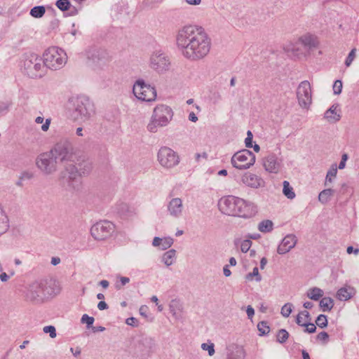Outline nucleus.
Listing matches in <instances>:
<instances>
[{
	"mask_svg": "<svg viewBox=\"0 0 359 359\" xmlns=\"http://www.w3.org/2000/svg\"><path fill=\"white\" fill-rule=\"evenodd\" d=\"M235 244H240L241 250L242 251V252L246 253L250 250L252 245V241L248 238H246L243 241L236 240L235 241Z\"/></svg>",
	"mask_w": 359,
	"mask_h": 359,
	"instance_id": "39",
	"label": "nucleus"
},
{
	"mask_svg": "<svg viewBox=\"0 0 359 359\" xmlns=\"http://www.w3.org/2000/svg\"><path fill=\"white\" fill-rule=\"evenodd\" d=\"M175 39L182 55L190 61L203 59L211 48V39L201 26H183L178 29Z\"/></svg>",
	"mask_w": 359,
	"mask_h": 359,
	"instance_id": "1",
	"label": "nucleus"
},
{
	"mask_svg": "<svg viewBox=\"0 0 359 359\" xmlns=\"http://www.w3.org/2000/svg\"><path fill=\"white\" fill-rule=\"evenodd\" d=\"M323 294H324L323 291L320 288H318V287L310 288L306 292V296L309 299L314 300V301L319 300L320 298L323 297Z\"/></svg>",
	"mask_w": 359,
	"mask_h": 359,
	"instance_id": "32",
	"label": "nucleus"
},
{
	"mask_svg": "<svg viewBox=\"0 0 359 359\" xmlns=\"http://www.w3.org/2000/svg\"><path fill=\"white\" fill-rule=\"evenodd\" d=\"M50 119H49V118L46 119L45 123H43V125L41 126V130L45 132L47 131L50 127Z\"/></svg>",
	"mask_w": 359,
	"mask_h": 359,
	"instance_id": "60",
	"label": "nucleus"
},
{
	"mask_svg": "<svg viewBox=\"0 0 359 359\" xmlns=\"http://www.w3.org/2000/svg\"><path fill=\"white\" fill-rule=\"evenodd\" d=\"M22 66L26 74L31 78L41 77L46 73L43 59L34 53L24 56Z\"/></svg>",
	"mask_w": 359,
	"mask_h": 359,
	"instance_id": "6",
	"label": "nucleus"
},
{
	"mask_svg": "<svg viewBox=\"0 0 359 359\" xmlns=\"http://www.w3.org/2000/svg\"><path fill=\"white\" fill-rule=\"evenodd\" d=\"M337 167L336 164L332 165L330 169L327 171L325 185L327 186L329 183H332V180L337 176Z\"/></svg>",
	"mask_w": 359,
	"mask_h": 359,
	"instance_id": "36",
	"label": "nucleus"
},
{
	"mask_svg": "<svg viewBox=\"0 0 359 359\" xmlns=\"http://www.w3.org/2000/svg\"><path fill=\"white\" fill-rule=\"evenodd\" d=\"M82 174L78 167L74 165H69L60 174L61 179L69 189L79 191L81 188V175Z\"/></svg>",
	"mask_w": 359,
	"mask_h": 359,
	"instance_id": "10",
	"label": "nucleus"
},
{
	"mask_svg": "<svg viewBox=\"0 0 359 359\" xmlns=\"http://www.w3.org/2000/svg\"><path fill=\"white\" fill-rule=\"evenodd\" d=\"M319 306L323 311H330L334 306V301L330 297H323L320 301Z\"/></svg>",
	"mask_w": 359,
	"mask_h": 359,
	"instance_id": "34",
	"label": "nucleus"
},
{
	"mask_svg": "<svg viewBox=\"0 0 359 359\" xmlns=\"http://www.w3.org/2000/svg\"><path fill=\"white\" fill-rule=\"evenodd\" d=\"M355 294L353 287H346L340 288L337 293V297L340 301L350 299Z\"/></svg>",
	"mask_w": 359,
	"mask_h": 359,
	"instance_id": "27",
	"label": "nucleus"
},
{
	"mask_svg": "<svg viewBox=\"0 0 359 359\" xmlns=\"http://www.w3.org/2000/svg\"><path fill=\"white\" fill-rule=\"evenodd\" d=\"M324 118L329 123H336L339 121L340 116V109H338L337 105H332L329 109H327L324 114Z\"/></svg>",
	"mask_w": 359,
	"mask_h": 359,
	"instance_id": "24",
	"label": "nucleus"
},
{
	"mask_svg": "<svg viewBox=\"0 0 359 359\" xmlns=\"http://www.w3.org/2000/svg\"><path fill=\"white\" fill-rule=\"evenodd\" d=\"M263 166L266 171L277 174L283 167V158L275 154H269L263 158Z\"/></svg>",
	"mask_w": 359,
	"mask_h": 359,
	"instance_id": "18",
	"label": "nucleus"
},
{
	"mask_svg": "<svg viewBox=\"0 0 359 359\" xmlns=\"http://www.w3.org/2000/svg\"><path fill=\"white\" fill-rule=\"evenodd\" d=\"M334 189H324L320 192V194L318 195V201L322 204H326L330 201V199H331L332 196L334 195Z\"/></svg>",
	"mask_w": 359,
	"mask_h": 359,
	"instance_id": "31",
	"label": "nucleus"
},
{
	"mask_svg": "<svg viewBox=\"0 0 359 359\" xmlns=\"http://www.w3.org/2000/svg\"><path fill=\"white\" fill-rule=\"evenodd\" d=\"M126 323L127 325L133 327H136L137 325V320L134 317L127 318Z\"/></svg>",
	"mask_w": 359,
	"mask_h": 359,
	"instance_id": "55",
	"label": "nucleus"
},
{
	"mask_svg": "<svg viewBox=\"0 0 359 359\" xmlns=\"http://www.w3.org/2000/svg\"><path fill=\"white\" fill-rule=\"evenodd\" d=\"M13 104L11 100L0 102V116L6 115Z\"/></svg>",
	"mask_w": 359,
	"mask_h": 359,
	"instance_id": "40",
	"label": "nucleus"
},
{
	"mask_svg": "<svg viewBox=\"0 0 359 359\" xmlns=\"http://www.w3.org/2000/svg\"><path fill=\"white\" fill-rule=\"evenodd\" d=\"M238 201L239 198L233 196L222 197L218 203L219 209L224 214L236 216Z\"/></svg>",
	"mask_w": 359,
	"mask_h": 359,
	"instance_id": "17",
	"label": "nucleus"
},
{
	"mask_svg": "<svg viewBox=\"0 0 359 359\" xmlns=\"http://www.w3.org/2000/svg\"><path fill=\"white\" fill-rule=\"evenodd\" d=\"M45 68L57 70L62 68L67 61V55L64 50L58 47L48 48L43 55Z\"/></svg>",
	"mask_w": 359,
	"mask_h": 359,
	"instance_id": "5",
	"label": "nucleus"
},
{
	"mask_svg": "<svg viewBox=\"0 0 359 359\" xmlns=\"http://www.w3.org/2000/svg\"><path fill=\"white\" fill-rule=\"evenodd\" d=\"M173 244V239L170 237L159 238L155 237L153 240L152 245L158 247L162 250L168 249Z\"/></svg>",
	"mask_w": 359,
	"mask_h": 359,
	"instance_id": "25",
	"label": "nucleus"
},
{
	"mask_svg": "<svg viewBox=\"0 0 359 359\" xmlns=\"http://www.w3.org/2000/svg\"><path fill=\"white\" fill-rule=\"evenodd\" d=\"M241 182L245 186L252 189H259L265 186V182L260 176L250 172H245L242 175Z\"/></svg>",
	"mask_w": 359,
	"mask_h": 359,
	"instance_id": "21",
	"label": "nucleus"
},
{
	"mask_svg": "<svg viewBox=\"0 0 359 359\" xmlns=\"http://www.w3.org/2000/svg\"><path fill=\"white\" fill-rule=\"evenodd\" d=\"M9 278V276L6 273L4 272L3 271L2 272H0V279L2 282L8 281Z\"/></svg>",
	"mask_w": 359,
	"mask_h": 359,
	"instance_id": "63",
	"label": "nucleus"
},
{
	"mask_svg": "<svg viewBox=\"0 0 359 359\" xmlns=\"http://www.w3.org/2000/svg\"><path fill=\"white\" fill-rule=\"evenodd\" d=\"M78 169L83 175H87L90 172L92 169L91 163L87 161H84L82 163L79 164Z\"/></svg>",
	"mask_w": 359,
	"mask_h": 359,
	"instance_id": "42",
	"label": "nucleus"
},
{
	"mask_svg": "<svg viewBox=\"0 0 359 359\" xmlns=\"http://www.w3.org/2000/svg\"><path fill=\"white\" fill-rule=\"evenodd\" d=\"M90 65L94 69H101L106 66L111 58L109 53L103 48H90L86 52Z\"/></svg>",
	"mask_w": 359,
	"mask_h": 359,
	"instance_id": "13",
	"label": "nucleus"
},
{
	"mask_svg": "<svg viewBox=\"0 0 359 359\" xmlns=\"http://www.w3.org/2000/svg\"><path fill=\"white\" fill-rule=\"evenodd\" d=\"M257 228L262 233H269L273 229V223L271 220L265 219L259 223Z\"/></svg>",
	"mask_w": 359,
	"mask_h": 359,
	"instance_id": "33",
	"label": "nucleus"
},
{
	"mask_svg": "<svg viewBox=\"0 0 359 359\" xmlns=\"http://www.w3.org/2000/svg\"><path fill=\"white\" fill-rule=\"evenodd\" d=\"M297 243V238L294 234H287L285 236L277 248V252L279 255H284L290 252L294 248Z\"/></svg>",
	"mask_w": 359,
	"mask_h": 359,
	"instance_id": "22",
	"label": "nucleus"
},
{
	"mask_svg": "<svg viewBox=\"0 0 359 359\" xmlns=\"http://www.w3.org/2000/svg\"><path fill=\"white\" fill-rule=\"evenodd\" d=\"M67 109L70 117L76 121L86 122L95 113L93 102L86 96H76L69 98Z\"/></svg>",
	"mask_w": 359,
	"mask_h": 359,
	"instance_id": "2",
	"label": "nucleus"
},
{
	"mask_svg": "<svg viewBox=\"0 0 359 359\" xmlns=\"http://www.w3.org/2000/svg\"><path fill=\"white\" fill-rule=\"evenodd\" d=\"M46 13V8L43 6H37L33 7L30 11V15L33 18H42Z\"/></svg>",
	"mask_w": 359,
	"mask_h": 359,
	"instance_id": "38",
	"label": "nucleus"
},
{
	"mask_svg": "<svg viewBox=\"0 0 359 359\" xmlns=\"http://www.w3.org/2000/svg\"><path fill=\"white\" fill-rule=\"evenodd\" d=\"M310 320V314L307 311L299 312L296 319V322L299 326L306 327L304 332L313 333L316 330V327L313 323H309Z\"/></svg>",
	"mask_w": 359,
	"mask_h": 359,
	"instance_id": "23",
	"label": "nucleus"
},
{
	"mask_svg": "<svg viewBox=\"0 0 359 359\" xmlns=\"http://www.w3.org/2000/svg\"><path fill=\"white\" fill-rule=\"evenodd\" d=\"M149 67L158 74H163L168 72L171 67L169 56L163 50L154 51L149 60Z\"/></svg>",
	"mask_w": 359,
	"mask_h": 359,
	"instance_id": "9",
	"label": "nucleus"
},
{
	"mask_svg": "<svg viewBox=\"0 0 359 359\" xmlns=\"http://www.w3.org/2000/svg\"><path fill=\"white\" fill-rule=\"evenodd\" d=\"M283 194L289 199H293L295 197V193L293 191V188L290 185L289 182L284 181L283 182Z\"/></svg>",
	"mask_w": 359,
	"mask_h": 359,
	"instance_id": "37",
	"label": "nucleus"
},
{
	"mask_svg": "<svg viewBox=\"0 0 359 359\" xmlns=\"http://www.w3.org/2000/svg\"><path fill=\"white\" fill-rule=\"evenodd\" d=\"M174 116L171 107L165 104L156 105L147 125V130L151 133H156L158 129L168 126Z\"/></svg>",
	"mask_w": 359,
	"mask_h": 359,
	"instance_id": "4",
	"label": "nucleus"
},
{
	"mask_svg": "<svg viewBox=\"0 0 359 359\" xmlns=\"http://www.w3.org/2000/svg\"><path fill=\"white\" fill-rule=\"evenodd\" d=\"M299 42L308 48H314L318 45L316 37L309 34L302 36L299 39Z\"/></svg>",
	"mask_w": 359,
	"mask_h": 359,
	"instance_id": "26",
	"label": "nucleus"
},
{
	"mask_svg": "<svg viewBox=\"0 0 359 359\" xmlns=\"http://www.w3.org/2000/svg\"><path fill=\"white\" fill-rule=\"evenodd\" d=\"M36 165L46 175L54 174L57 170L58 163L50 151L39 154L36 158Z\"/></svg>",
	"mask_w": 359,
	"mask_h": 359,
	"instance_id": "11",
	"label": "nucleus"
},
{
	"mask_svg": "<svg viewBox=\"0 0 359 359\" xmlns=\"http://www.w3.org/2000/svg\"><path fill=\"white\" fill-rule=\"evenodd\" d=\"M329 337V335L327 332H320L318 335H317V339L320 340V341H326L327 340Z\"/></svg>",
	"mask_w": 359,
	"mask_h": 359,
	"instance_id": "56",
	"label": "nucleus"
},
{
	"mask_svg": "<svg viewBox=\"0 0 359 359\" xmlns=\"http://www.w3.org/2000/svg\"><path fill=\"white\" fill-rule=\"evenodd\" d=\"M316 325L320 328H325L327 326V318L325 315H319L316 320Z\"/></svg>",
	"mask_w": 359,
	"mask_h": 359,
	"instance_id": "43",
	"label": "nucleus"
},
{
	"mask_svg": "<svg viewBox=\"0 0 359 359\" xmlns=\"http://www.w3.org/2000/svg\"><path fill=\"white\" fill-rule=\"evenodd\" d=\"M55 291L49 282L45 279L36 280L30 283L24 292L25 300L33 304H41L45 299L59 292Z\"/></svg>",
	"mask_w": 359,
	"mask_h": 359,
	"instance_id": "3",
	"label": "nucleus"
},
{
	"mask_svg": "<svg viewBox=\"0 0 359 359\" xmlns=\"http://www.w3.org/2000/svg\"><path fill=\"white\" fill-rule=\"evenodd\" d=\"M257 329L260 332V335H265L270 331L269 326L268 325L267 323L264 321H262L258 323Z\"/></svg>",
	"mask_w": 359,
	"mask_h": 359,
	"instance_id": "44",
	"label": "nucleus"
},
{
	"mask_svg": "<svg viewBox=\"0 0 359 359\" xmlns=\"http://www.w3.org/2000/svg\"><path fill=\"white\" fill-rule=\"evenodd\" d=\"M248 318L251 319L255 315V310L251 306H248L246 309Z\"/></svg>",
	"mask_w": 359,
	"mask_h": 359,
	"instance_id": "58",
	"label": "nucleus"
},
{
	"mask_svg": "<svg viewBox=\"0 0 359 359\" xmlns=\"http://www.w3.org/2000/svg\"><path fill=\"white\" fill-rule=\"evenodd\" d=\"M236 216L250 218L257 212V205L250 201L239 198Z\"/></svg>",
	"mask_w": 359,
	"mask_h": 359,
	"instance_id": "19",
	"label": "nucleus"
},
{
	"mask_svg": "<svg viewBox=\"0 0 359 359\" xmlns=\"http://www.w3.org/2000/svg\"><path fill=\"white\" fill-rule=\"evenodd\" d=\"M346 252L349 255L351 253H354L355 255H358L359 254V249H354L353 246H348L346 249Z\"/></svg>",
	"mask_w": 359,
	"mask_h": 359,
	"instance_id": "59",
	"label": "nucleus"
},
{
	"mask_svg": "<svg viewBox=\"0 0 359 359\" xmlns=\"http://www.w3.org/2000/svg\"><path fill=\"white\" fill-rule=\"evenodd\" d=\"M114 231V225L107 220L97 222L90 229L92 236L98 241H103L110 237Z\"/></svg>",
	"mask_w": 359,
	"mask_h": 359,
	"instance_id": "16",
	"label": "nucleus"
},
{
	"mask_svg": "<svg viewBox=\"0 0 359 359\" xmlns=\"http://www.w3.org/2000/svg\"><path fill=\"white\" fill-rule=\"evenodd\" d=\"M296 93L299 106L308 109L312 104V90L309 81H302L297 86Z\"/></svg>",
	"mask_w": 359,
	"mask_h": 359,
	"instance_id": "15",
	"label": "nucleus"
},
{
	"mask_svg": "<svg viewBox=\"0 0 359 359\" xmlns=\"http://www.w3.org/2000/svg\"><path fill=\"white\" fill-rule=\"evenodd\" d=\"M176 260V250L174 249L165 252L161 258V261L165 266H170L175 263Z\"/></svg>",
	"mask_w": 359,
	"mask_h": 359,
	"instance_id": "28",
	"label": "nucleus"
},
{
	"mask_svg": "<svg viewBox=\"0 0 359 359\" xmlns=\"http://www.w3.org/2000/svg\"><path fill=\"white\" fill-rule=\"evenodd\" d=\"M50 151L53 154L58 164L71 162L74 155L72 144L67 139H63L57 142Z\"/></svg>",
	"mask_w": 359,
	"mask_h": 359,
	"instance_id": "7",
	"label": "nucleus"
},
{
	"mask_svg": "<svg viewBox=\"0 0 359 359\" xmlns=\"http://www.w3.org/2000/svg\"><path fill=\"white\" fill-rule=\"evenodd\" d=\"M167 212L170 217L174 219L181 217L184 212V205L180 198H172L167 205Z\"/></svg>",
	"mask_w": 359,
	"mask_h": 359,
	"instance_id": "20",
	"label": "nucleus"
},
{
	"mask_svg": "<svg viewBox=\"0 0 359 359\" xmlns=\"http://www.w3.org/2000/svg\"><path fill=\"white\" fill-rule=\"evenodd\" d=\"M201 348L203 350H207L208 351L209 355L212 356L215 353L214 344H208L205 343L202 344Z\"/></svg>",
	"mask_w": 359,
	"mask_h": 359,
	"instance_id": "54",
	"label": "nucleus"
},
{
	"mask_svg": "<svg viewBox=\"0 0 359 359\" xmlns=\"http://www.w3.org/2000/svg\"><path fill=\"white\" fill-rule=\"evenodd\" d=\"M118 211L123 217H130L134 213V208L127 203H121L118 205Z\"/></svg>",
	"mask_w": 359,
	"mask_h": 359,
	"instance_id": "35",
	"label": "nucleus"
},
{
	"mask_svg": "<svg viewBox=\"0 0 359 359\" xmlns=\"http://www.w3.org/2000/svg\"><path fill=\"white\" fill-rule=\"evenodd\" d=\"M201 158L206 159L208 158V154L205 152H203V154L197 153L195 154V159L197 162H199Z\"/></svg>",
	"mask_w": 359,
	"mask_h": 359,
	"instance_id": "61",
	"label": "nucleus"
},
{
	"mask_svg": "<svg viewBox=\"0 0 359 359\" xmlns=\"http://www.w3.org/2000/svg\"><path fill=\"white\" fill-rule=\"evenodd\" d=\"M8 228V218L4 210L0 207V236L6 233Z\"/></svg>",
	"mask_w": 359,
	"mask_h": 359,
	"instance_id": "29",
	"label": "nucleus"
},
{
	"mask_svg": "<svg viewBox=\"0 0 359 359\" xmlns=\"http://www.w3.org/2000/svg\"><path fill=\"white\" fill-rule=\"evenodd\" d=\"M355 52H356V49L355 48H353L351 52L348 53L346 60H345V65L346 67H349L352 62L354 60L355 57Z\"/></svg>",
	"mask_w": 359,
	"mask_h": 359,
	"instance_id": "51",
	"label": "nucleus"
},
{
	"mask_svg": "<svg viewBox=\"0 0 359 359\" xmlns=\"http://www.w3.org/2000/svg\"><path fill=\"white\" fill-rule=\"evenodd\" d=\"M292 311V304L290 303H286L281 308V314L283 317L287 318L290 316Z\"/></svg>",
	"mask_w": 359,
	"mask_h": 359,
	"instance_id": "46",
	"label": "nucleus"
},
{
	"mask_svg": "<svg viewBox=\"0 0 359 359\" xmlns=\"http://www.w3.org/2000/svg\"><path fill=\"white\" fill-rule=\"evenodd\" d=\"M189 120L191 122L196 123L198 121V117L194 112H190L189 114Z\"/></svg>",
	"mask_w": 359,
	"mask_h": 359,
	"instance_id": "64",
	"label": "nucleus"
},
{
	"mask_svg": "<svg viewBox=\"0 0 359 359\" xmlns=\"http://www.w3.org/2000/svg\"><path fill=\"white\" fill-rule=\"evenodd\" d=\"M157 161L163 168L171 169L179 164L180 156L171 148L163 146L158 151Z\"/></svg>",
	"mask_w": 359,
	"mask_h": 359,
	"instance_id": "12",
	"label": "nucleus"
},
{
	"mask_svg": "<svg viewBox=\"0 0 359 359\" xmlns=\"http://www.w3.org/2000/svg\"><path fill=\"white\" fill-rule=\"evenodd\" d=\"M97 308L100 311L105 310L108 309V305L105 302L100 301L97 304Z\"/></svg>",
	"mask_w": 359,
	"mask_h": 359,
	"instance_id": "62",
	"label": "nucleus"
},
{
	"mask_svg": "<svg viewBox=\"0 0 359 359\" xmlns=\"http://www.w3.org/2000/svg\"><path fill=\"white\" fill-rule=\"evenodd\" d=\"M170 311L172 316L178 319L181 317L182 306L178 301L172 300L170 304Z\"/></svg>",
	"mask_w": 359,
	"mask_h": 359,
	"instance_id": "30",
	"label": "nucleus"
},
{
	"mask_svg": "<svg viewBox=\"0 0 359 359\" xmlns=\"http://www.w3.org/2000/svg\"><path fill=\"white\" fill-rule=\"evenodd\" d=\"M253 277H255V280L257 282H260L262 280V276L259 273V270L257 267H255L251 273H249L246 276V278L248 280H252Z\"/></svg>",
	"mask_w": 359,
	"mask_h": 359,
	"instance_id": "47",
	"label": "nucleus"
},
{
	"mask_svg": "<svg viewBox=\"0 0 359 359\" xmlns=\"http://www.w3.org/2000/svg\"><path fill=\"white\" fill-rule=\"evenodd\" d=\"M255 163V154L248 149H243L236 152L231 159L233 167L239 170L250 168Z\"/></svg>",
	"mask_w": 359,
	"mask_h": 359,
	"instance_id": "14",
	"label": "nucleus"
},
{
	"mask_svg": "<svg viewBox=\"0 0 359 359\" xmlns=\"http://www.w3.org/2000/svg\"><path fill=\"white\" fill-rule=\"evenodd\" d=\"M289 337V333L285 330L281 329L277 334V341L281 344L285 342Z\"/></svg>",
	"mask_w": 359,
	"mask_h": 359,
	"instance_id": "45",
	"label": "nucleus"
},
{
	"mask_svg": "<svg viewBox=\"0 0 359 359\" xmlns=\"http://www.w3.org/2000/svg\"><path fill=\"white\" fill-rule=\"evenodd\" d=\"M133 93L137 100L142 102H151L157 97L156 88L142 79H137L134 83Z\"/></svg>",
	"mask_w": 359,
	"mask_h": 359,
	"instance_id": "8",
	"label": "nucleus"
},
{
	"mask_svg": "<svg viewBox=\"0 0 359 359\" xmlns=\"http://www.w3.org/2000/svg\"><path fill=\"white\" fill-rule=\"evenodd\" d=\"M43 331L44 333H48L51 338H55L57 335L56 330L53 325L45 326L43 328Z\"/></svg>",
	"mask_w": 359,
	"mask_h": 359,
	"instance_id": "52",
	"label": "nucleus"
},
{
	"mask_svg": "<svg viewBox=\"0 0 359 359\" xmlns=\"http://www.w3.org/2000/svg\"><path fill=\"white\" fill-rule=\"evenodd\" d=\"M70 351L74 357L78 358L81 355V349L79 346L76 348H70Z\"/></svg>",
	"mask_w": 359,
	"mask_h": 359,
	"instance_id": "57",
	"label": "nucleus"
},
{
	"mask_svg": "<svg viewBox=\"0 0 359 359\" xmlns=\"http://www.w3.org/2000/svg\"><path fill=\"white\" fill-rule=\"evenodd\" d=\"M244 352L242 348H237L235 352L229 355L228 359H243Z\"/></svg>",
	"mask_w": 359,
	"mask_h": 359,
	"instance_id": "49",
	"label": "nucleus"
},
{
	"mask_svg": "<svg viewBox=\"0 0 359 359\" xmlns=\"http://www.w3.org/2000/svg\"><path fill=\"white\" fill-rule=\"evenodd\" d=\"M284 50L285 52L288 53H291L292 55H296L299 51V48L297 47V44L293 43H289L284 47Z\"/></svg>",
	"mask_w": 359,
	"mask_h": 359,
	"instance_id": "48",
	"label": "nucleus"
},
{
	"mask_svg": "<svg viewBox=\"0 0 359 359\" xmlns=\"http://www.w3.org/2000/svg\"><path fill=\"white\" fill-rule=\"evenodd\" d=\"M55 6L62 11H67L72 7L69 0H57L55 3Z\"/></svg>",
	"mask_w": 359,
	"mask_h": 359,
	"instance_id": "41",
	"label": "nucleus"
},
{
	"mask_svg": "<svg viewBox=\"0 0 359 359\" xmlns=\"http://www.w3.org/2000/svg\"><path fill=\"white\" fill-rule=\"evenodd\" d=\"M94 320L95 319L93 317L89 316L87 314H83L81 319V322L82 323H86L87 325L88 328L90 327L93 325Z\"/></svg>",
	"mask_w": 359,
	"mask_h": 359,
	"instance_id": "50",
	"label": "nucleus"
},
{
	"mask_svg": "<svg viewBox=\"0 0 359 359\" xmlns=\"http://www.w3.org/2000/svg\"><path fill=\"white\" fill-rule=\"evenodd\" d=\"M342 87L343 85L341 80L335 81L333 85L334 94L339 95L341 93Z\"/></svg>",
	"mask_w": 359,
	"mask_h": 359,
	"instance_id": "53",
	"label": "nucleus"
}]
</instances>
